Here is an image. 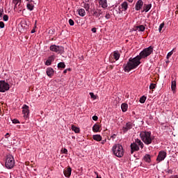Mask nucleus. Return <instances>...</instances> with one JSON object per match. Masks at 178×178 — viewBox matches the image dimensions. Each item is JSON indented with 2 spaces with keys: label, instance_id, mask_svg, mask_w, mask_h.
Segmentation results:
<instances>
[{
  "label": "nucleus",
  "instance_id": "19",
  "mask_svg": "<svg viewBox=\"0 0 178 178\" xmlns=\"http://www.w3.org/2000/svg\"><path fill=\"white\" fill-rule=\"evenodd\" d=\"M129 108V105L126 103H123L121 105V109L122 112H127V109Z\"/></svg>",
  "mask_w": 178,
  "mask_h": 178
},
{
  "label": "nucleus",
  "instance_id": "31",
  "mask_svg": "<svg viewBox=\"0 0 178 178\" xmlns=\"http://www.w3.org/2000/svg\"><path fill=\"white\" fill-rule=\"evenodd\" d=\"M72 129L73 131H74L75 133H79L80 131V129H79L78 127H76L74 126H72Z\"/></svg>",
  "mask_w": 178,
  "mask_h": 178
},
{
  "label": "nucleus",
  "instance_id": "53",
  "mask_svg": "<svg viewBox=\"0 0 178 178\" xmlns=\"http://www.w3.org/2000/svg\"><path fill=\"white\" fill-rule=\"evenodd\" d=\"M118 13H122V10H120V8H118Z\"/></svg>",
  "mask_w": 178,
  "mask_h": 178
},
{
  "label": "nucleus",
  "instance_id": "24",
  "mask_svg": "<svg viewBox=\"0 0 178 178\" xmlns=\"http://www.w3.org/2000/svg\"><path fill=\"white\" fill-rule=\"evenodd\" d=\"M26 8L29 10H33L34 9V5L33 3H27L26 4Z\"/></svg>",
  "mask_w": 178,
  "mask_h": 178
},
{
  "label": "nucleus",
  "instance_id": "45",
  "mask_svg": "<svg viewBox=\"0 0 178 178\" xmlns=\"http://www.w3.org/2000/svg\"><path fill=\"white\" fill-rule=\"evenodd\" d=\"M92 120H95V122H97V120H98V116L94 115V116L92 117Z\"/></svg>",
  "mask_w": 178,
  "mask_h": 178
},
{
  "label": "nucleus",
  "instance_id": "54",
  "mask_svg": "<svg viewBox=\"0 0 178 178\" xmlns=\"http://www.w3.org/2000/svg\"><path fill=\"white\" fill-rule=\"evenodd\" d=\"M49 33L50 34H52V33H54V31L50 30V31H49Z\"/></svg>",
  "mask_w": 178,
  "mask_h": 178
},
{
  "label": "nucleus",
  "instance_id": "43",
  "mask_svg": "<svg viewBox=\"0 0 178 178\" xmlns=\"http://www.w3.org/2000/svg\"><path fill=\"white\" fill-rule=\"evenodd\" d=\"M62 154H67V149L66 148L61 149Z\"/></svg>",
  "mask_w": 178,
  "mask_h": 178
},
{
  "label": "nucleus",
  "instance_id": "29",
  "mask_svg": "<svg viewBox=\"0 0 178 178\" xmlns=\"http://www.w3.org/2000/svg\"><path fill=\"white\" fill-rule=\"evenodd\" d=\"M58 67H61L62 69H65L66 67V65H65V63L60 62L58 64Z\"/></svg>",
  "mask_w": 178,
  "mask_h": 178
},
{
  "label": "nucleus",
  "instance_id": "5",
  "mask_svg": "<svg viewBox=\"0 0 178 178\" xmlns=\"http://www.w3.org/2000/svg\"><path fill=\"white\" fill-rule=\"evenodd\" d=\"M15 167V158L13 156L8 154L7 155L6 160V168L7 169H13Z\"/></svg>",
  "mask_w": 178,
  "mask_h": 178
},
{
  "label": "nucleus",
  "instance_id": "42",
  "mask_svg": "<svg viewBox=\"0 0 178 178\" xmlns=\"http://www.w3.org/2000/svg\"><path fill=\"white\" fill-rule=\"evenodd\" d=\"M13 123L14 124H17V123H20V122L18 121L17 119H14V120H13Z\"/></svg>",
  "mask_w": 178,
  "mask_h": 178
},
{
  "label": "nucleus",
  "instance_id": "48",
  "mask_svg": "<svg viewBox=\"0 0 178 178\" xmlns=\"http://www.w3.org/2000/svg\"><path fill=\"white\" fill-rule=\"evenodd\" d=\"M105 143H106V139L102 140L101 144L104 145Z\"/></svg>",
  "mask_w": 178,
  "mask_h": 178
},
{
  "label": "nucleus",
  "instance_id": "30",
  "mask_svg": "<svg viewBox=\"0 0 178 178\" xmlns=\"http://www.w3.org/2000/svg\"><path fill=\"white\" fill-rule=\"evenodd\" d=\"M147 99V97H145V96H143L140 98V104H144V102H145V100Z\"/></svg>",
  "mask_w": 178,
  "mask_h": 178
},
{
  "label": "nucleus",
  "instance_id": "27",
  "mask_svg": "<svg viewBox=\"0 0 178 178\" xmlns=\"http://www.w3.org/2000/svg\"><path fill=\"white\" fill-rule=\"evenodd\" d=\"M137 30H138V31H144L145 30V26H144L143 25L138 26Z\"/></svg>",
  "mask_w": 178,
  "mask_h": 178
},
{
  "label": "nucleus",
  "instance_id": "7",
  "mask_svg": "<svg viewBox=\"0 0 178 178\" xmlns=\"http://www.w3.org/2000/svg\"><path fill=\"white\" fill-rule=\"evenodd\" d=\"M49 49L51 51V52H56V54H60V52H63V47L58 46L56 44L51 45Z\"/></svg>",
  "mask_w": 178,
  "mask_h": 178
},
{
  "label": "nucleus",
  "instance_id": "15",
  "mask_svg": "<svg viewBox=\"0 0 178 178\" xmlns=\"http://www.w3.org/2000/svg\"><path fill=\"white\" fill-rule=\"evenodd\" d=\"M46 73L49 77L54 76V69L52 67H48Z\"/></svg>",
  "mask_w": 178,
  "mask_h": 178
},
{
  "label": "nucleus",
  "instance_id": "21",
  "mask_svg": "<svg viewBox=\"0 0 178 178\" xmlns=\"http://www.w3.org/2000/svg\"><path fill=\"white\" fill-rule=\"evenodd\" d=\"M121 8L122 10H127V8H129V4L127 2L124 1L121 4Z\"/></svg>",
  "mask_w": 178,
  "mask_h": 178
},
{
  "label": "nucleus",
  "instance_id": "59",
  "mask_svg": "<svg viewBox=\"0 0 178 178\" xmlns=\"http://www.w3.org/2000/svg\"><path fill=\"white\" fill-rule=\"evenodd\" d=\"M26 1H33V0H26Z\"/></svg>",
  "mask_w": 178,
  "mask_h": 178
},
{
  "label": "nucleus",
  "instance_id": "4",
  "mask_svg": "<svg viewBox=\"0 0 178 178\" xmlns=\"http://www.w3.org/2000/svg\"><path fill=\"white\" fill-rule=\"evenodd\" d=\"M112 151L118 158H122L124 155V150L123 149V146L120 144H115L112 147Z\"/></svg>",
  "mask_w": 178,
  "mask_h": 178
},
{
  "label": "nucleus",
  "instance_id": "28",
  "mask_svg": "<svg viewBox=\"0 0 178 178\" xmlns=\"http://www.w3.org/2000/svg\"><path fill=\"white\" fill-rule=\"evenodd\" d=\"M20 26L21 27H22V29H26V27L27 26V23L26 22V21H22L20 22Z\"/></svg>",
  "mask_w": 178,
  "mask_h": 178
},
{
  "label": "nucleus",
  "instance_id": "39",
  "mask_svg": "<svg viewBox=\"0 0 178 178\" xmlns=\"http://www.w3.org/2000/svg\"><path fill=\"white\" fill-rule=\"evenodd\" d=\"M51 63H52L49 60H48V59L45 62L46 66H50Z\"/></svg>",
  "mask_w": 178,
  "mask_h": 178
},
{
  "label": "nucleus",
  "instance_id": "32",
  "mask_svg": "<svg viewBox=\"0 0 178 178\" xmlns=\"http://www.w3.org/2000/svg\"><path fill=\"white\" fill-rule=\"evenodd\" d=\"M47 60H49L50 62H54V60H55V56L52 55L51 56H49Z\"/></svg>",
  "mask_w": 178,
  "mask_h": 178
},
{
  "label": "nucleus",
  "instance_id": "12",
  "mask_svg": "<svg viewBox=\"0 0 178 178\" xmlns=\"http://www.w3.org/2000/svg\"><path fill=\"white\" fill-rule=\"evenodd\" d=\"M99 5L105 9V8H108V1L106 0H99Z\"/></svg>",
  "mask_w": 178,
  "mask_h": 178
},
{
  "label": "nucleus",
  "instance_id": "17",
  "mask_svg": "<svg viewBox=\"0 0 178 178\" xmlns=\"http://www.w3.org/2000/svg\"><path fill=\"white\" fill-rule=\"evenodd\" d=\"M151 8H152V4H145L143 6V10L144 12H149Z\"/></svg>",
  "mask_w": 178,
  "mask_h": 178
},
{
  "label": "nucleus",
  "instance_id": "23",
  "mask_svg": "<svg viewBox=\"0 0 178 178\" xmlns=\"http://www.w3.org/2000/svg\"><path fill=\"white\" fill-rule=\"evenodd\" d=\"M79 16H81L82 17H83V16H86V10H84L83 8L79 9Z\"/></svg>",
  "mask_w": 178,
  "mask_h": 178
},
{
  "label": "nucleus",
  "instance_id": "1",
  "mask_svg": "<svg viewBox=\"0 0 178 178\" xmlns=\"http://www.w3.org/2000/svg\"><path fill=\"white\" fill-rule=\"evenodd\" d=\"M152 52H154V47L149 46V47L144 49L138 56H136L134 58H130L128 63L123 65L124 72H129L131 70H133V69H136V67L139 66L141 63V59L148 58Z\"/></svg>",
  "mask_w": 178,
  "mask_h": 178
},
{
  "label": "nucleus",
  "instance_id": "56",
  "mask_svg": "<svg viewBox=\"0 0 178 178\" xmlns=\"http://www.w3.org/2000/svg\"><path fill=\"white\" fill-rule=\"evenodd\" d=\"M66 70H67V72H70L72 70L70 68H67Z\"/></svg>",
  "mask_w": 178,
  "mask_h": 178
},
{
  "label": "nucleus",
  "instance_id": "26",
  "mask_svg": "<svg viewBox=\"0 0 178 178\" xmlns=\"http://www.w3.org/2000/svg\"><path fill=\"white\" fill-rule=\"evenodd\" d=\"M173 52H176V49H173L172 51H170V52L168 53L167 54V59H169V58L171 57L172 55H173Z\"/></svg>",
  "mask_w": 178,
  "mask_h": 178
},
{
  "label": "nucleus",
  "instance_id": "35",
  "mask_svg": "<svg viewBox=\"0 0 178 178\" xmlns=\"http://www.w3.org/2000/svg\"><path fill=\"white\" fill-rule=\"evenodd\" d=\"M156 84L151 83L149 86V90H154V88H156Z\"/></svg>",
  "mask_w": 178,
  "mask_h": 178
},
{
  "label": "nucleus",
  "instance_id": "57",
  "mask_svg": "<svg viewBox=\"0 0 178 178\" xmlns=\"http://www.w3.org/2000/svg\"><path fill=\"white\" fill-rule=\"evenodd\" d=\"M9 136V133H7V134H6V138H8V136Z\"/></svg>",
  "mask_w": 178,
  "mask_h": 178
},
{
  "label": "nucleus",
  "instance_id": "46",
  "mask_svg": "<svg viewBox=\"0 0 178 178\" xmlns=\"http://www.w3.org/2000/svg\"><path fill=\"white\" fill-rule=\"evenodd\" d=\"M2 15H3V8L0 10V17H2Z\"/></svg>",
  "mask_w": 178,
  "mask_h": 178
},
{
  "label": "nucleus",
  "instance_id": "33",
  "mask_svg": "<svg viewBox=\"0 0 178 178\" xmlns=\"http://www.w3.org/2000/svg\"><path fill=\"white\" fill-rule=\"evenodd\" d=\"M165 27V23H161L159 26V33H161V31H162V29Z\"/></svg>",
  "mask_w": 178,
  "mask_h": 178
},
{
  "label": "nucleus",
  "instance_id": "51",
  "mask_svg": "<svg viewBox=\"0 0 178 178\" xmlns=\"http://www.w3.org/2000/svg\"><path fill=\"white\" fill-rule=\"evenodd\" d=\"M111 138H116V134H113V136H111Z\"/></svg>",
  "mask_w": 178,
  "mask_h": 178
},
{
  "label": "nucleus",
  "instance_id": "36",
  "mask_svg": "<svg viewBox=\"0 0 178 178\" xmlns=\"http://www.w3.org/2000/svg\"><path fill=\"white\" fill-rule=\"evenodd\" d=\"M68 22H69L70 26H74V21H73V19H70Z\"/></svg>",
  "mask_w": 178,
  "mask_h": 178
},
{
  "label": "nucleus",
  "instance_id": "50",
  "mask_svg": "<svg viewBox=\"0 0 178 178\" xmlns=\"http://www.w3.org/2000/svg\"><path fill=\"white\" fill-rule=\"evenodd\" d=\"M170 178H178V175H172Z\"/></svg>",
  "mask_w": 178,
  "mask_h": 178
},
{
  "label": "nucleus",
  "instance_id": "25",
  "mask_svg": "<svg viewBox=\"0 0 178 178\" xmlns=\"http://www.w3.org/2000/svg\"><path fill=\"white\" fill-rule=\"evenodd\" d=\"M171 88L174 92L176 91V81L175 80L171 82Z\"/></svg>",
  "mask_w": 178,
  "mask_h": 178
},
{
  "label": "nucleus",
  "instance_id": "41",
  "mask_svg": "<svg viewBox=\"0 0 178 178\" xmlns=\"http://www.w3.org/2000/svg\"><path fill=\"white\" fill-rule=\"evenodd\" d=\"M19 2H20V0H13V3H14V5H17V3H19Z\"/></svg>",
  "mask_w": 178,
  "mask_h": 178
},
{
  "label": "nucleus",
  "instance_id": "2",
  "mask_svg": "<svg viewBox=\"0 0 178 178\" xmlns=\"http://www.w3.org/2000/svg\"><path fill=\"white\" fill-rule=\"evenodd\" d=\"M140 147L141 149H143L144 143L138 138L135 139V141L131 144V154L140 151Z\"/></svg>",
  "mask_w": 178,
  "mask_h": 178
},
{
  "label": "nucleus",
  "instance_id": "58",
  "mask_svg": "<svg viewBox=\"0 0 178 178\" xmlns=\"http://www.w3.org/2000/svg\"><path fill=\"white\" fill-rule=\"evenodd\" d=\"M129 1V2H133L134 0H127Z\"/></svg>",
  "mask_w": 178,
  "mask_h": 178
},
{
  "label": "nucleus",
  "instance_id": "37",
  "mask_svg": "<svg viewBox=\"0 0 178 178\" xmlns=\"http://www.w3.org/2000/svg\"><path fill=\"white\" fill-rule=\"evenodd\" d=\"M106 19H111V14L108 12H106L105 15Z\"/></svg>",
  "mask_w": 178,
  "mask_h": 178
},
{
  "label": "nucleus",
  "instance_id": "10",
  "mask_svg": "<svg viewBox=\"0 0 178 178\" xmlns=\"http://www.w3.org/2000/svg\"><path fill=\"white\" fill-rule=\"evenodd\" d=\"M133 128V124L131 122H127L124 127H122V131L124 133H127L129 130Z\"/></svg>",
  "mask_w": 178,
  "mask_h": 178
},
{
  "label": "nucleus",
  "instance_id": "13",
  "mask_svg": "<svg viewBox=\"0 0 178 178\" xmlns=\"http://www.w3.org/2000/svg\"><path fill=\"white\" fill-rule=\"evenodd\" d=\"M143 5H144V2H143L142 0H138L136 4V10H140V9L143 8Z\"/></svg>",
  "mask_w": 178,
  "mask_h": 178
},
{
  "label": "nucleus",
  "instance_id": "38",
  "mask_svg": "<svg viewBox=\"0 0 178 178\" xmlns=\"http://www.w3.org/2000/svg\"><path fill=\"white\" fill-rule=\"evenodd\" d=\"M90 95L91 98H92L93 99H97V96H95V95H94V93L90 92Z\"/></svg>",
  "mask_w": 178,
  "mask_h": 178
},
{
  "label": "nucleus",
  "instance_id": "47",
  "mask_svg": "<svg viewBox=\"0 0 178 178\" xmlns=\"http://www.w3.org/2000/svg\"><path fill=\"white\" fill-rule=\"evenodd\" d=\"M91 31H92V33H97V28H92V29H91Z\"/></svg>",
  "mask_w": 178,
  "mask_h": 178
},
{
  "label": "nucleus",
  "instance_id": "52",
  "mask_svg": "<svg viewBox=\"0 0 178 178\" xmlns=\"http://www.w3.org/2000/svg\"><path fill=\"white\" fill-rule=\"evenodd\" d=\"M63 73H64L65 74H66V73H67V70H65L63 71Z\"/></svg>",
  "mask_w": 178,
  "mask_h": 178
},
{
  "label": "nucleus",
  "instance_id": "11",
  "mask_svg": "<svg viewBox=\"0 0 178 178\" xmlns=\"http://www.w3.org/2000/svg\"><path fill=\"white\" fill-rule=\"evenodd\" d=\"M64 175L65 177H70L72 175V168L68 167L67 169L64 170Z\"/></svg>",
  "mask_w": 178,
  "mask_h": 178
},
{
  "label": "nucleus",
  "instance_id": "22",
  "mask_svg": "<svg viewBox=\"0 0 178 178\" xmlns=\"http://www.w3.org/2000/svg\"><path fill=\"white\" fill-rule=\"evenodd\" d=\"M113 58L115 60H119V58H120V54H119V51H115L113 52Z\"/></svg>",
  "mask_w": 178,
  "mask_h": 178
},
{
  "label": "nucleus",
  "instance_id": "40",
  "mask_svg": "<svg viewBox=\"0 0 178 178\" xmlns=\"http://www.w3.org/2000/svg\"><path fill=\"white\" fill-rule=\"evenodd\" d=\"M5 27V23L3 22H0V29H3Z\"/></svg>",
  "mask_w": 178,
  "mask_h": 178
},
{
  "label": "nucleus",
  "instance_id": "55",
  "mask_svg": "<svg viewBox=\"0 0 178 178\" xmlns=\"http://www.w3.org/2000/svg\"><path fill=\"white\" fill-rule=\"evenodd\" d=\"M33 33H35V30H32V31H31V34H33Z\"/></svg>",
  "mask_w": 178,
  "mask_h": 178
},
{
  "label": "nucleus",
  "instance_id": "34",
  "mask_svg": "<svg viewBox=\"0 0 178 178\" xmlns=\"http://www.w3.org/2000/svg\"><path fill=\"white\" fill-rule=\"evenodd\" d=\"M3 20L4 22H8V20H9V16H8V15H4L3 17Z\"/></svg>",
  "mask_w": 178,
  "mask_h": 178
},
{
  "label": "nucleus",
  "instance_id": "8",
  "mask_svg": "<svg viewBox=\"0 0 178 178\" xmlns=\"http://www.w3.org/2000/svg\"><path fill=\"white\" fill-rule=\"evenodd\" d=\"M167 154L165 151L159 152V155L156 158V161L158 162H162V161L165 160V158H166Z\"/></svg>",
  "mask_w": 178,
  "mask_h": 178
},
{
  "label": "nucleus",
  "instance_id": "14",
  "mask_svg": "<svg viewBox=\"0 0 178 178\" xmlns=\"http://www.w3.org/2000/svg\"><path fill=\"white\" fill-rule=\"evenodd\" d=\"M92 13L95 17H99L102 13L101 12V10H92Z\"/></svg>",
  "mask_w": 178,
  "mask_h": 178
},
{
  "label": "nucleus",
  "instance_id": "6",
  "mask_svg": "<svg viewBox=\"0 0 178 178\" xmlns=\"http://www.w3.org/2000/svg\"><path fill=\"white\" fill-rule=\"evenodd\" d=\"M9 83L5 81H0V92H6V91H9Z\"/></svg>",
  "mask_w": 178,
  "mask_h": 178
},
{
  "label": "nucleus",
  "instance_id": "49",
  "mask_svg": "<svg viewBox=\"0 0 178 178\" xmlns=\"http://www.w3.org/2000/svg\"><path fill=\"white\" fill-rule=\"evenodd\" d=\"M95 174L96 175V178H101V177H99V175H98V173L97 172H95Z\"/></svg>",
  "mask_w": 178,
  "mask_h": 178
},
{
  "label": "nucleus",
  "instance_id": "18",
  "mask_svg": "<svg viewBox=\"0 0 178 178\" xmlns=\"http://www.w3.org/2000/svg\"><path fill=\"white\" fill-rule=\"evenodd\" d=\"M100 127L98 124H95L94 126L92 127V131L94 133H98V131H100Z\"/></svg>",
  "mask_w": 178,
  "mask_h": 178
},
{
  "label": "nucleus",
  "instance_id": "44",
  "mask_svg": "<svg viewBox=\"0 0 178 178\" xmlns=\"http://www.w3.org/2000/svg\"><path fill=\"white\" fill-rule=\"evenodd\" d=\"M84 8L86 10H88L90 9V4H85Z\"/></svg>",
  "mask_w": 178,
  "mask_h": 178
},
{
  "label": "nucleus",
  "instance_id": "16",
  "mask_svg": "<svg viewBox=\"0 0 178 178\" xmlns=\"http://www.w3.org/2000/svg\"><path fill=\"white\" fill-rule=\"evenodd\" d=\"M143 161H145V162H147V163H151V155L145 154L143 156Z\"/></svg>",
  "mask_w": 178,
  "mask_h": 178
},
{
  "label": "nucleus",
  "instance_id": "9",
  "mask_svg": "<svg viewBox=\"0 0 178 178\" xmlns=\"http://www.w3.org/2000/svg\"><path fill=\"white\" fill-rule=\"evenodd\" d=\"M22 113L24 115V118L27 119L29 118V115L30 113V110L29 109V106L24 104L22 106Z\"/></svg>",
  "mask_w": 178,
  "mask_h": 178
},
{
  "label": "nucleus",
  "instance_id": "20",
  "mask_svg": "<svg viewBox=\"0 0 178 178\" xmlns=\"http://www.w3.org/2000/svg\"><path fill=\"white\" fill-rule=\"evenodd\" d=\"M92 138L95 141H102V136H101V135H99V134L93 135Z\"/></svg>",
  "mask_w": 178,
  "mask_h": 178
},
{
  "label": "nucleus",
  "instance_id": "3",
  "mask_svg": "<svg viewBox=\"0 0 178 178\" xmlns=\"http://www.w3.org/2000/svg\"><path fill=\"white\" fill-rule=\"evenodd\" d=\"M140 137L146 145H149V144L152 143V137H151V132L149 131H141L140 133Z\"/></svg>",
  "mask_w": 178,
  "mask_h": 178
}]
</instances>
